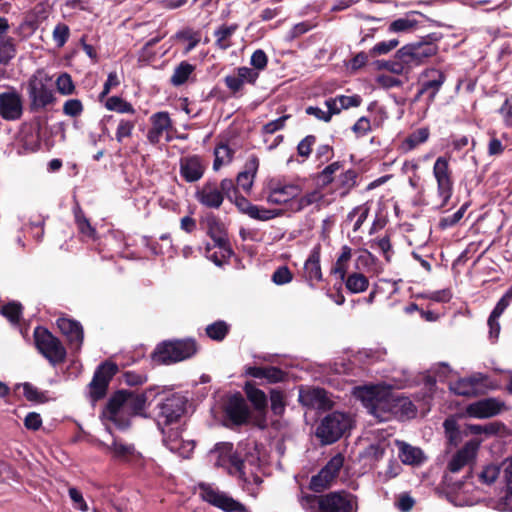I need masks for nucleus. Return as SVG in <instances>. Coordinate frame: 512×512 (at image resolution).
<instances>
[{"label":"nucleus","mask_w":512,"mask_h":512,"mask_svg":"<svg viewBox=\"0 0 512 512\" xmlns=\"http://www.w3.org/2000/svg\"><path fill=\"white\" fill-rule=\"evenodd\" d=\"M356 396L368 413L380 422L388 421L399 413L406 417L415 415V407L408 398L394 397L376 386L358 388Z\"/></svg>","instance_id":"f257e3e1"},{"label":"nucleus","mask_w":512,"mask_h":512,"mask_svg":"<svg viewBox=\"0 0 512 512\" xmlns=\"http://www.w3.org/2000/svg\"><path fill=\"white\" fill-rule=\"evenodd\" d=\"M196 351V343L191 339L165 341L157 346L153 359L161 364H171L190 358Z\"/></svg>","instance_id":"f03ea898"},{"label":"nucleus","mask_w":512,"mask_h":512,"mask_svg":"<svg viewBox=\"0 0 512 512\" xmlns=\"http://www.w3.org/2000/svg\"><path fill=\"white\" fill-rule=\"evenodd\" d=\"M351 425L352 421L348 414L332 412L322 419L317 427L316 435L322 443L331 444L342 437L351 428Z\"/></svg>","instance_id":"7ed1b4c3"},{"label":"nucleus","mask_w":512,"mask_h":512,"mask_svg":"<svg viewBox=\"0 0 512 512\" xmlns=\"http://www.w3.org/2000/svg\"><path fill=\"white\" fill-rule=\"evenodd\" d=\"M438 51L436 44L432 42H418L403 46L395 55L397 59H403L404 64L412 71L415 67L422 65L428 58L434 56Z\"/></svg>","instance_id":"20e7f679"},{"label":"nucleus","mask_w":512,"mask_h":512,"mask_svg":"<svg viewBox=\"0 0 512 512\" xmlns=\"http://www.w3.org/2000/svg\"><path fill=\"white\" fill-rule=\"evenodd\" d=\"M215 458V465L224 467L232 475H238L244 478L246 475V464L235 453H233V445L229 442L216 444L215 448L210 452Z\"/></svg>","instance_id":"39448f33"},{"label":"nucleus","mask_w":512,"mask_h":512,"mask_svg":"<svg viewBox=\"0 0 512 512\" xmlns=\"http://www.w3.org/2000/svg\"><path fill=\"white\" fill-rule=\"evenodd\" d=\"M34 336L37 348L52 364L64 361L66 351L56 337L47 330L40 328H36Z\"/></svg>","instance_id":"423d86ee"},{"label":"nucleus","mask_w":512,"mask_h":512,"mask_svg":"<svg viewBox=\"0 0 512 512\" xmlns=\"http://www.w3.org/2000/svg\"><path fill=\"white\" fill-rule=\"evenodd\" d=\"M322 512H357L358 498L347 491L329 492L321 495Z\"/></svg>","instance_id":"0eeeda50"},{"label":"nucleus","mask_w":512,"mask_h":512,"mask_svg":"<svg viewBox=\"0 0 512 512\" xmlns=\"http://www.w3.org/2000/svg\"><path fill=\"white\" fill-rule=\"evenodd\" d=\"M433 176L437 183V192L442 199L441 206L447 205L453 193L452 172L449 167V160L440 156L433 166Z\"/></svg>","instance_id":"6e6552de"},{"label":"nucleus","mask_w":512,"mask_h":512,"mask_svg":"<svg viewBox=\"0 0 512 512\" xmlns=\"http://www.w3.org/2000/svg\"><path fill=\"white\" fill-rule=\"evenodd\" d=\"M343 464L344 458L341 454L332 457L319 473L311 478L310 489L315 492H321L329 488L337 478Z\"/></svg>","instance_id":"1a4fd4ad"},{"label":"nucleus","mask_w":512,"mask_h":512,"mask_svg":"<svg viewBox=\"0 0 512 512\" xmlns=\"http://www.w3.org/2000/svg\"><path fill=\"white\" fill-rule=\"evenodd\" d=\"M486 381V375L474 373L469 377L461 378L450 383L449 389L459 396L477 397L486 392Z\"/></svg>","instance_id":"9d476101"},{"label":"nucleus","mask_w":512,"mask_h":512,"mask_svg":"<svg viewBox=\"0 0 512 512\" xmlns=\"http://www.w3.org/2000/svg\"><path fill=\"white\" fill-rule=\"evenodd\" d=\"M506 409L505 402L496 397L484 398L470 403L465 408L468 417L487 419L499 415Z\"/></svg>","instance_id":"9b49d317"},{"label":"nucleus","mask_w":512,"mask_h":512,"mask_svg":"<svg viewBox=\"0 0 512 512\" xmlns=\"http://www.w3.org/2000/svg\"><path fill=\"white\" fill-rule=\"evenodd\" d=\"M201 496L204 501L225 512H247L246 506L229 495L210 486H201Z\"/></svg>","instance_id":"f8f14e48"},{"label":"nucleus","mask_w":512,"mask_h":512,"mask_svg":"<svg viewBox=\"0 0 512 512\" xmlns=\"http://www.w3.org/2000/svg\"><path fill=\"white\" fill-rule=\"evenodd\" d=\"M117 370V366L109 362L98 367L89 384V394L93 401H97L105 396L108 384Z\"/></svg>","instance_id":"ddd939ff"},{"label":"nucleus","mask_w":512,"mask_h":512,"mask_svg":"<svg viewBox=\"0 0 512 512\" xmlns=\"http://www.w3.org/2000/svg\"><path fill=\"white\" fill-rule=\"evenodd\" d=\"M103 415L121 429L129 425L125 403V391H118L109 399Z\"/></svg>","instance_id":"4468645a"},{"label":"nucleus","mask_w":512,"mask_h":512,"mask_svg":"<svg viewBox=\"0 0 512 512\" xmlns=\"http://www.w3.org/2000/svg\"><path fill=\"white\" fill-rule=\"evenodd\" d=\"M207 234L214 241L215 246L222 250V257L228 258L232 254L229 246L224 224L213 215H209L205 219Z\"/></svg>","instance_id":"2eb2a0df"},{"label":"nucleus","mask_w":512,"mask_h":512,"mask_svg":"<svg viewBox=\"0 0 512 512\" xmlns=\"http://www.w3.org/2000/svg\"><path fill=\"white\" fill-rule=\"evenodd\" d=\"M23 113L22 98L15 90L0 94V115L3 119L14 121Z\"/></svg>","instance_id":"dca6fc26"},{"label":"nucleus","mask_w":512,"mask_h":512,"mask_svg":"<svg viewBox=\"0 0 512 512\" xmlns=\"http://www.w3.org/2000/svg\"><path fill=\"white\" fill-rule=\"evenodd\" d=\"M159 409V423L171 424L183 415L185 400L179 395H172L159 405Z\"/></svg>","instance_id":"f3484780"},{"label":"nucleus","mask_w":512,"mask_h":512,"mask_svg":"<svg viewBox=\"0 0 512 512\" xmlns=\"http://www.w3.org/2000/svg\"><path fill=\"white\" fill-rule=\"evenodd\" d=\"M300 193L301 188L296 184H275L270 187L266 200L270 204H288V208L291 211V202L295 201Z\"/></svg>","instance_id":"a211bd4d"},{"label":"nucleus","mask_w":512,"mask_h":512,"mask_svg":"<svg viewBox=\"0 0 512 512\" xmlns=\"http://www.w3.org/2000/svg\"><path fill=\"white\" fill-rule=\"evenodd\" d=\"M481 441L473 439L457 451L448 463V469L452 473H457L466 465L470 464L476 457Z\"/></svg>","instance_id":"6ab92c4d"},{"label":"nucleus","mask_w":512,"mask_h":512,"mask_svg":"<svg viewBox=\"0 0 512 512\" xmlns=\"http://www.w3.org/2000/svg\"><path fill=\"white\" fill-rule=\"evenodd\" d=\"M195 197L203 206L215 209H218L224 201L219 186L215 181L205 182L202 187L196 191Z\"/></svg>","instance_id":"aec40b11"},{"label":"nucleus","mask_w":512,"mask_h":512,"mask_svg":"<svg viewBox=\"0 0 512 512\" xmlns=\"http://www.w3.org/2000/svg\"><path fill=\"white\" fill-rule=\"evenodd\" d=\"M225 413L234 424L241 425L247 422L250 410L241 395H233L226 403Z\"/></svg>","instance_id":"412c9836"},{"label":"nucleus","mask_w":512,"mask_h":512,"mask_svg":"<svg viewBox=\"0 0 512 512\" xmlns=\"http://www.w3.org/2000/svg\"><path fill=\"white\" fill-rule=\"evenodd\" d=\"M29 94L36 108H44L54 101V95L42 79L33 78L29 82Z\"/></svg>","instance_id":"4be33fe9"},{"label":"nucleus","mask_w":512,"mask_h":512,"mask_svg":"<svg viewBox=\"0 0 512 512\" xmlns=\"http://www.w3.org/2000/svg\"><path fill=\"white\" fill-rule=\"evenodd\" d=\"M205 167L198 156H188L180 160V173L187 182H195L202 178Z\"/></svg>","instance_id":"5701e85b"},{"label":"nucleus","mask_w":512,"mask_h":512,"mask_svg":"<svg viewBox=\"0 0 512 512\" xmlns=\"http://www.w3.org/2000/svg\"><path fill=\"white\" fill-rule=\"evenodd\" d=\"M152 127L147 134L150 143L156 144L160 141L163 133L171 128V119L167 112H158L150 118Z\"/></svg>","instance_id":"b1692460"},{"label":"nucleus","mask_w":512,"mask_h":512,"mask_svg":"<svg viewBox=\"0 0 512 512\" xmlns=\"http://www.w3.org/2000/svg\"><path fill=\"white\" fill-rule=\"evenodd\" d=\"M57 326L67 337L70 344L75 349H79L83 341V330L80 324L71 319L60 318L57 320Z\"/></svg>","instance_id":"393cba45"},{"label":"nucleus","mask_w":512,"mask_h":512,"mask_svg":"<svg viewBox=\"0 0 512 512\" xmlns=\"http://www.w3.org/2000/svg\"><path fill=\"white\" fill-rule=\"evenodd\" d=\"M299 400L304 406L316 409H327L330 407V400L327 397L326 391L320 388L301 391Z\"/></svg>","instance_id":"a878e982"},{"label":"nucleus","mask_w":512,"mask_h":512,"mask_svg":"<svg viewBox=\"0 0 512 512\" xmlns=\"http://www.w3.org/2000/svg\"><path fill=\"white\" fill-rule=\"evenodd\" d=\"M399 450V458L406 465H420L425 460V455L419 447L412 446L404 441H396Z\"/></svg>","instance_id":"bb28decb"},{"label":"nucleus","mask_w":512,"mask_h":512,"mask_svg":"<svg viewBox=\"0 0 512 512\" xmlns=\"http://www.w3.org/2000/svg\"><path fill=\"white\" fill-rule=\"evenodd\" d=\"M258 167L259 159L256 156H251L245 164V170L240 172L237 176V188L240 187L245 192H249L253 185Z\"/></svg>","instance_id":"cd10ccee"},{"label":"nucleus","mask_w":512,"mask_h":512,"mask_svg":"<svg viewBox=\"0 0 512 512\" xmlns=\"http://www.w3.org/2000/svg\"><path fill=\"white\" fill-rule=\"evenodd\" d=\"M246 373L254 378L266 379L268 383H277L283 381L285 373L277 367H248Z\"/></svg>","instance_id":"c85d7f7f"},{"label":"nucleus","mask_w":512,"mask_h":512,"mask_svg":"<svg viewBox=\"0 0 512 512\" xmlns=\"http://www.w3.org/2000/svg\"><path fill=\"white\" fill-rule=\"evenodd\" d=\"M419 16L418 12L407 13L404 17L392 21L388 26V32L409 33L414 31L419 24L417 19Z\"/></svg>","instance_id":"c756f323"},{"label":"nucleus","mask_w":512,"mask_h":512,"mask_svg":"<svg viewBox=\"0 0 512 512\" xmlns=\"http://www.w3.org/2000/svg\"><path fill=\"white\" fill-rule=\"evenodd\" d=\"M152 390L145 391L143 393H133L125 391V403L128 417L133 414L140 413L149 400V396Z\"/></svg>","instance_id":"7c9ffc66"},{"label":"nucleus","mask_w":512,"mask_h":512,"mask_svg":"<svg viewBox=\"0 0 512 512\" xmlns=\"http://www.w3.org/2000/svg\"><path fill=\"white\" fill-rule=\"evenodd\" d=\"M424 76L428 77L429 79L422 82V87L419 91V94H424L428 91H431L430 98H434L445 81V75L439 70L429 69L425 71Z\"/></svg>","instance_id":"2f4dec72"},{"label":"nucleus","mask_w":512,"mask_h":512,"mask_svg":"<svg viewBox=\"0 0 512 512\" xmlns=\"http://www.w3.org/2000/svg\"><path fill=\"white\" fill-rule=\"evenodd\" d=\"M237 24H222L214 31L215 45L221 50H227L232 46V37L238 30Z\"/></svg>","instance_id":"473e14b6"},{"label":"nucleus","mask_w":512,"mask_h":512,"mask_svg":"<svg viewBox=\"0 0 512 512\" xmlns=\"http://www.w3.org/2000/svg\"><path fill=\"white\" fill-rule=\"evenodd\" d=\"M106 450L116 459L127 461L136 455L135 447L114 439L111 444H103Z\"/></svg>","instance_id":"72a5a7b5"},{"label":"nucleus","mask_w":512,"mask_h":512,"mask_svg":"<svg viewBox=\"0 0 512 512\" xmlns=\"http://www.w3.org/2000/svg\"><path fill=\"white\" fill-rule=\"evenodd\" d=\"M167 448L178 453L181 457L187 458L194 449V443L191 441L184 442L178 439V433L174 432L167 435L164 439Z\"/></svg>","instance_id":"f704fd0d"},{"label":"nucleus","mask_w":512,"mask_h":512,"mask_svg":"<svg viewBox=\"0 0 512 512\" xmlns=\"http://www.w3.org/2000/svg\"><path fill=\"white\" fill-rule=\"evenodd\" d=\"M323 197L324 196L319 189H314L302 196H297L295 201L291 202V211L300 212L311 205L319 203Z\"/></svg>","instance_id":"c9c22d12"},{"label":"nucleus","mask_w":512,"mask_h":512,"mask_svg":"<svg viewBox=\"0 0 512 512\" xmlns=\"http://www.w3.org/2000/svg\"><path fill=\"white\" fill-rule=\"evenodd\" d=\"M244 390L247 398L254 405V408L259 412L265 411L267 407V397L265 393L251 382L246 383Z\"/></svg>","instance_id":"e433bc0d"},{"label":"nucleus","mask_w":512,"mask_h":512,"mask_svg":"<svg viewBox=\"0 0 512 512\" xmlns=\"http://www.w3.org/2000/svg\"><path fill=\"white\" fill-rule=\"evenodd\" d=\"M430 132L428 128H419L412 132L401 144V149L404 152H409L415 149L422 143H425L429 138Z\"/></svg>","instance_id":"4c0bfd02"},{"label":"nucleus","mask_w":512,"mask_h":512,"mask_svg":"<svg viewBox=\"0 0 512 512\" xmlns=\"http://www.w3.org/2000/svg\"><path fill=\"white\" fill-rule=\"evenodd\" d=\"M344 281L346 288L353 294L365 292L369 287V280L362 273H351Z\"/></svg>","instance_id":"58836bf2"},{"label":"nucleus","mask_w":512,"mask_h":512,"mask_svg":"<svg viewBox=\"0 0 512 512\" xmlns=\"http://www.w3.org/2000/svg\"><path fill=\"white\" fill-rule=\"evenodd\" d=\"M305 274L309 281H320L322 278L319 253L314 251L306 260Z\"/></svg>","instance_id":"ea45409f"},{"label":"nucleus","mask_w":512,"mask_h":512,"mask_svg":"<svg viewBox=\"0 0 512 512\" xmlns=\"http://www.w3.org/2000/svg\"><path fill=\"white\" fill-rule=\"evenodd\" d=\"M175 37L177 40L187 43L183 51L185 55L192 51L201 40L200 32L194 31L191 28L179 31Z\"/></svg>","instance_id":"a19ab883"},{"label":"nucleus","mask_w":512,"mask_h":512,"mask_svg":"<svg viewBox=\"0 0 512 512\" xmlns=\"http://www.w3.org/2000/svg\"><path fill=\"white\" fill-rule=\"evenodd\" d=\"M195 66L188 63L187 61H182L175 69L170 78V82L174 86H180L184 84L190 77V75L194 72Z\"/></svg>","instance_id":"79ce46f5"},{"label":"nucleus","mask_w":512,"mask_h":512,"mask_svg":"<svg viewBox=\"0 0 512 512\" xmlns=\"http://www.w3.org/2000/svg\"><path fill=\"white\" fill-rule=\"evenodd\" d=\"M16 55L14 40L8 36H0V64H8Z\"/></svg>","instance_id":"37998d69"},{"label":"nucleus","mask_w":512,"mask_h":512,"mask_svg":"<svg viewBox=\"0 0 512 512\" xmlns=\"http://www.w3.org/2000/svg\"><path fill=\"white\" fill-rule=\"evenodd\" d=\"M283 214L282 210L278 209H267L262 206L253 205L249 217L259 221H268L279 217Z\"/></svg>","instance_id":"c03bdc74"},{"label":"nucleus","mask_w":512,"mask_h":512,"mask_svg":"<svg viewBox=\"0 0 512 512\" xmlns=\"http://www.w3.org/2000/svg\"><path fill=\"white\" fill-rule=\"evenodd\" d=\"M370 207L367 204H362L357 207H355L352 211L349 212L347 215V220L353 221L354 218H356L354 225H353V231H358L363 223L366 221L368 215H369Z\"/></svg>","instance_id":"a18cd8bd"},{"label":"nucleus","mask_w":512,"mask_h":512,"mask_svg":"<svg viewBox=\"0 0 512 512\" xmlns=\"http://www.w3.org/2000/svg\"><path fill=\"white\" fill-rule=\"evenodd\" d=\"M105 107L110 111H116L119 113L134 114V107L124 99L112 96L106 100Z\"/></svg>","instance_id":"49530a36"},{"label":"nucleus","mask_w":512,"mask_h":512,"mask_svg":"<svg viewBox=\"0 0 512 512\" xmlns=\"http://www.w3.org/2000/svg\"><path fill=\"white\" fill-rule=\"evenodd\" d=\"M301 507L306 512H322L321 508V496L305 494L301 492L298 497Z\"/></svg>","instance_id":"de8ad7c7"},{"label":"nucleus","mask_w":512,"mask_h":512,"mask_svg":"<svg viewBox=\"0 0 512 512\" xmlns=\"http://www.w3.org/2000/svg\"><path fill=\"white\" fill-rule=\"evenodd\" d=\"M215 160L213 163V169L219 170L224 164L229 163L233 157V151L225 144L218 145L214 151Z\"/></svg>","instance_id":"09e8293b"},{"label":"nucleus","mask_w":512,"mask_h":512,"mask_svg":"<svg viewBox=\"0 0 512 512\" xmlns=\"http://www.w3.org/2000/svg\"><path fill=\"white\" fill-rule=\"evenodd\" d=\"M229 331V326L224 321H216L206 327V334L209 338L221 341Z\"/></svg>","instance_id":"8fccbe9b"},{"label":"nucleus","mask_w":512,"mask_h":512,"mask_svg":"<svg viewBox=\"0 0 512 512\" xmlns=\"http://www.w3.org/2000/svg\"><path fill=\"white\" fill-rule=\"evenodd\" d=\"M21 386L23 387L24 396L28 401L44 403L48 400L46 393L38 390V388H36L32 384L26 382L23 383Z\"/></svg>","instance_id":"3c124183"},{"label":"nucleus","mask_w":512,"mask_h":512,"mask_svg":"<svg viewBox=\"0 0 512 512\" xmlns=\"http://www.w3.org/2000/svg\"><path fill=\"white\" fill-rule=\"evenodd\" d=\"M500 473L504 481L507 484V494L505 500H508L512 497V458L506 459L502 462L500 466Z\"/></svg>","instance_id":"603ef678"},{"label":"nucleus","mask_w":512,"mask_h":512,"mask_svg":"<svg viewBox=\"0 0 512 512\" xmlns=\"http://www.w3.org/2000/svg\"><path fill=\"white\" fill-rule=\"evenodd\" d=\"M134 127H135L134 121L121 119L118 123L116 133H115L116 140L119 143H122L124 138H128L132 135Z\"/></svg>","instance_id":"864d4df0"},{"label":"nucleus","mask_w":512,"mask_h":512,"mask_svg":"<svg viewBox=\"0 0 512 512\" xmlns=\"http://www.w3.org/2000/svg\"><path fill=\"white\" fill-rule=\"evenodd\" d=\"M57 90L62 95H70L74 92L75 86L68 73H62L56 80Z\"/></svg>","instance_id":"5fc2aeb1"},{"label":"nucleus","mask_w":512,"mask_h":512,"mask_svg":"<svg viewBox=\"0 0 512 512\" xmlns=\"http://www.w3.org/2000/svg\"><path fill=\"white\" fill-rule=\"evenodd\" d=\"M467 428L472 434H475V435H480V434L494 435L499 432L500 424H498V423H489L487 425L470 424L467 426Z\"/></svg>","instance_id":"6e6d98bb"},{"label":"nucleus","mask_w":512,"mask_h":512,"mask_svg":"<svg viewBox=\"0 0 512 512\" xmlns=\"http://www.w3.org/2000/svg\"><path fill=\"white\" fill-rule=\"evenodd\" d=\"M512 301V287L500 298L489 317L499 319Z\"/></svg>","instance_id":"4d7b16f0"},{"label":"nucleus","mask_w":512,"mask_h":512,"mask_svg":"<svg viewBox=\"0 0 512 512\" xmlns=\"http://www.w3.org/2000/svg\"><path fill=\"white\" fill-rule=\"evenodd\" d=\"M512 301V287L500 298L489 317L499 319Z\"/></svg>","instance_id":"13d9d810"},{"label":"nucleus","mask_w":512,"mask_h":512,"mask_svg":"<svg viewBox=\"0 0 512 512\" xmlns=\"http://www.w3.org/2000/svg\"><path fill=\"white\" fill-rule=\"evenodd\" d=\"M387 447L388 443L385 440L379 441L377 443L370 444L366 448L365 454L373 460H379L384 456Z\"/></svg>","instance_id":"bf43d9fd"},{"label":"nucleus","mask_w":512,"mask_h":512,"mask_svg":"<svg viewBox=\"0 0 512 512\" xmlns=\"http://www.w3.org/2000/svg\"><path fill=\"white\" fill-rule=\"evenodd\" d=\"M1 314L12 323H16L21 315V305L16 302L8 303L1 308Z\"/></svg>","instance_id":"052dcab7"},{"label":"nucleus","mask_w":512,"mask_h":512,"mask_svg":"<svg viewBox=\"0 0 512 512\" xmlns=\"http://www.w3.org/2000/svg\"><path fill=\"white\" fill-rule=\"evenodd\" d=\"M399 45L398 39H390L388 41H382L377 43L371 50L372 56L384 55L395 49Z\"/></svg>","instance_id":"680f3d73"},{"label":"nucleus","mask_w":512,"mask_h":512,"mask_svg":"<svg viewBox=\"0 0 512 512\" xmlns=\"http://www.w3.org/2000/svg\"><path fill=\"white\" fill-rule=\"evenodd\" d=\"M270 401L273 413L276 415H281L285 408L283 393L278 390H271Z\"/></svg>","instance_id":"e2e57ef3"},{"label":"nucleus","mask_w":512,"mask_h":512,"mask_svg":"<svg viewBox=\"0 0 512 512\" xmlns=\"http://www.w3.org/2000/svg\"><path fill=\"white\" fill-rule=\"evenodd\" d=\"M467 207H468V204H464L453 215L443 217L439 222V226L441 228L445 229V228H448V227H451V226H454L455 224H457L463 218Z\"/></svg>","instance_id":"0e129e2a"},{"label":"nucleus","mask_w":512,"mask_h":512,"mask_svg":"<svg viewBox=\"0 0 512 512\" xmlns=\"http://www.w3.org/2000/svg\"><path fill=\"white\" fill-rule=\"evenodd\" d=\"M292 278V273L286 266L279 267L272 275V281L277 285L290 283Z\"/></svg>","instance_id":"69168bd1"},{"label":"nucleus","mask_w":512,"mask_h":512,"mask_svg":"<svg viewBox=\"0 0 512 512\" xmlns=\"http://www.w3.org/2000/svg\"><path fill=\"white\" fill-rule=\"evenodd\" d=\"M500 475V467L497 465L486 466L479 475L480 480L486 484H492Z\"/></svg>","instance_id":"338daca9"},{"label":"nucleus","mask_w":512,"mask_h":512,"mask_svg":"<svg viewBox=\"0 0 512 512\" xmlns=\"http://www.w3.org/2000/svg\"><path fill=\"white\" fill-rule=\"evenodd\" d=\"M236 74L243 85L245 83L253 84L259 77V73L255 69L249 67L238 68Z\"/></svg>","instance_id":"774afa93"}]
</instances>
